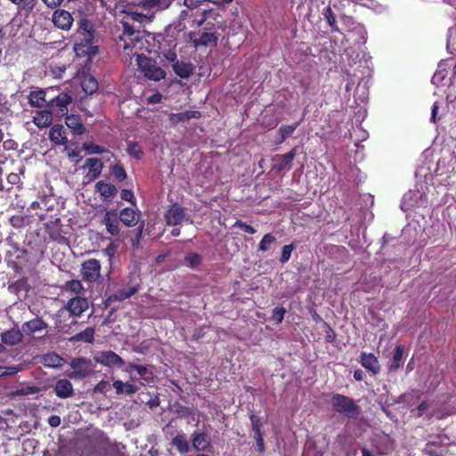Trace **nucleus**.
Here are the masks:
<instances>
[{"label":"nucleus","instance_id":"f257e3e1","mask_svg":"<svg viewBox=\"0 0 456 456\" xmlns=\"http://www.w3.org/2000/svg\"><path fill=\"white\" fill-rule=\"evenodd\" d=\"M94 26L91 20L82 18L78 22L77 39L74 51L77 56L87 57L91 60L98 52V45L94 44Z\"/></svg>","mask_w":456,"mask_h":456},{"label":"nucleus","instance_id":"f03ea898","mask_svg":"<svg viewBox=\"0 0 456 456\" xmlns=\"http://www.w3.org/2000/svg\"><path fill=\"white\" fill-rule=\"evenodd\" d=\"M214 12L212 10H206L202 13V18L197 21L199 27L205 25L203 30L200 33L191 31L188 35L189 41L195 48L199 47H211L214 48L217 45L219 35L216 31H213L214 24L207 22L209 18H212Z\"/></svg>","mask_w":456,"mask_h":456},{"label":"nucleus","instance_id":"7ed1b4c3","mask_svg":"<svg viewBox=\"0 0 456 456\" xmlns=\"http://www.w3.org/2000/svg\"><path fill=\"white\" fill-rule=\"evenodd\" d=\"M330 403L336 412L347 419H357L362 413V408L354 399L341 394L332 395Z\"/></svg>","mask_w":456,"mask_h":456},{"label":"nucleus","instance_id":"20e7f679","mask_svg":"<svg viewBox=\"0 0 456 456\" xmlns=\"http://www.w3.org/2000/svg\"><path fill=\"white\" fill-rule=\"evenodd\" d=\"M153 41V45L156 47L154 51L159 56H163L167 61H174L176 59L175 48L178 39L175 36H172L165 30L164 33L155 35Z\"/></svg>","mask_w":456,"mask_h":456},{"label":"nucleus","instance_id":"39448f33","mask_svg":"<svg viewBox=\"0 0 456 456\" xmlns=\"http://www.w3.org/2000/svg\"><path fill=\"white\" fill-rule=\"evenodd\" d=\"M146 42L143 36L118 37L117 46L124 55L128 57L125 62L131 63L133 57H136L137 61L138 55H144L141 51L145 47Z\"/></svg>","mask_w":456,"mask_h":456},{"label":"nucleus","instance_id":"423d86ee","mask_svg":"<svg viewBox=\"0 0 456 456\" xmlns=\"http://www.w3.org/2000/svg\"><path fill=\"white\" fill-rule=\"evenodd\" d=\"M136 63L144 77L150 80L159 81L166 77L165 70L158 66L156 61L151 58L145 55H138Z\"/></svg>","mask_w":456,"mask_h":456},{"label":"nucleus","instance_id":"0eeeda50","mask_svg":"<svg viewBox=\"0 0 456 456\" xmlns=\"http://www.w3.org/2000/svg\"><path fill=\"white\" fill-rule=\"evenodd\" d=\"M72 102V96L69 93L59 92L53 95L47 102V107L57 117H64L69 112V105Z\"/></svg>","mask_w":456,"mask_h":456},{"label":"nucleus","instance_id":"6e6552de","mask_svg":"<svg viewBox=\"0 0 456 456\" xmlns=\"http://www.w3.org/2000/svg\"><path fill=\"white\" fill-rule=\"evenodd\" d=\"M101 263L95 258L84 261L81 265V276L83 281L94 283L101 278Z\"/></svg>","mask_w":456,"mask_h":456},{"label":"nucleus","instance_id":"1a4fd4ad","mask_svg":"<svg viewBox=\"0 0 456 456\" xmlns=\"http://www.w3.org/2000/svg\"><path fill=\"white\" fill-rule=\"evenodd\" d=\"M297 147H294L291 151L285 154H277L273 159L272 168L277 173H281L284 170H290L292 167L293 160L297 155Z\"/></svg>","mask_w":456,"mask_h":456},{"label":"nucleus","instance_id":"9d476101","mask_svg":"<svg viewBox=\"0 0 456 456\" xmlns=\"http://www.w3.org/2000/svg\"><path fill=\"white\" fill-rule=\"evenodd\" d=\"M94 361L107 367L121 368L125 365V361L113 351L100 352L94 356Z\"/></svg>","mask_w":456,"mask_h":456},{"label":"nucleus","instance_id":"9b49d317","mask_svg":"<svg viewBox=\"0 0 456 456\" xmlns=\"http://www.w3.org/2000/svg\"><path fill=\"white\" fill-rule=\"evenodd\" d=\"M89 308L87 298L82 297H74L68 300L65 309L76 317H80Z\"/></svg>","mask_w":456,"mask_h":456},{"label":"nucleus","instance_id":"f8f14e48","mask_svg":"<svg viewBox=\"0 0 456 456\" xmlns=\"http://www.w3.org/2000/svg\"><path fill=\"white\" fill-rule=\"evenodd\" d=\"M73 20L71 13L63 9H56L52 16L54 26L62 30H69L73 24Z\"/></svg>","mask_w":456,"mask_h":456},{"label":"nucleus","instance_id":"ddd939ff","mask_svg":"<svg viewBox=\"0 0 456 456\" xmlns=\"http://www.w3.org/2000/svg\"><path fill=\"white\" fill-rule=\"evenodd\" d=\"M185 208L177 203L173 204L165 214V220L167 225H178L184 219Z\"/></svg>","mask_w":456,"mask_h":456},{"label":"nucleus","instance_id":"4468645a","mask_svg":"<svg viewBox=\"0 0 456 456\" xmlns=\"http://www.w3.org/2000/svg\"><path fill=\"white\" fill-rule=\"evenodd\" d=\"M191 441L196 452H206L211 447V439L208 434L203 431H194Z\"/></svg>","mask_w":456,"mask_h":456},{"label":"nucleus","instance_id":"2eb2a0df","mask_svg":"<svg viewBox=\"0 0 456 456\" xmlns=\"http://www.w3.org/2000/svg\"><path fill=\"white\" fill-rule=\"evenodd\" d=\"M55 91L54 88L50 87L47 90H35L31 91L28 94V102L31 106L34 107H43L47 106V102L49 101L50 96L48 95L50 93H53Z\"/></svg>","mask_w":456,"mask_h":456},{"label":"nucleus","instance_id":"dca6fc26","mask_svg":"<svg viewBox=\"0 0 456 456\" xmlns=\"http://www.w3.org/2000/svg\"><path fill=\"white\" fill-rule=\"evenodd\" d=\"M47 328L48 324L41 317H36L25 322L21 325L23 334L29 337L33 336L36 332L45 330Z\"/></svg>","mask_w":456,"mask_h":456},{"label":"nucleus","instance_id":"f3484780","mask_svg":"<svg viewBox=\"0 0 456 456\" xmlns=\"http://www.w3.org/2000/svg\"><path fill=\"white\" fill-rule=\"evenodd\" d=\"M172 63V68L176 76L181 78H188L194 72L195 67L191 62L178 61L177 58Z\"/></svg>","mask_w":456,"mask_h":456},{"label":"nucleus","instance_id":"a211bd4d","mask_svg":"<svg viewBox=\"0 0 456 456\" xmlns=\"http://www.w3.org/2000/svg\"><path fill=\"white\" fill-rule=\"evenodd\" d=\"M95 190L104 201H111L118 192L116 186L104 181H98L95 183Z\"/></svg>","mask_w":456,"mask_h":456},{"label":"nucleus","instance_id":"6ab92c4d","mask_svg":"<svg viewBox=\"0 0 456 456\" xmlns=\"http://www.w3.org/2000/svg\"><path fill=\"white\" fill-rule=\"evenodd\" d=\"M119 222L121 221L115 212L108 211L103 216V224L106 226V230L113 236L119 234Z\"/></svg>","mask_w":456,"mask_h":456},{"label":"nucleus","instance_id":"aec40b11","mask_svg":"<svg viewBox=\"0 0 456 456\" xmlns=\"http://www.w3.org/2000/svg\"><path fill=\"white\" fill-rule=\"evenodd\" d=\"M48 137L55 145H65L68 142L66 132L62 125H54L50 128Z\"/></svg>","mask_w":456,"mask_h":456},{"label":"nucleus","instance_id":"412c9836","mask_svg":"<svg viewBox=\"0 0 456 456\" xmlns=\"http://www.w3.org/2000/svg\"><path fill=\"white\" fill-rule=\"evenodd\" d=\"M54 392L59 398H69L74 394L73 385L67 379H59L54 385Z\"/></svg>","mask_w":456,"mask_h":456},{"label":"nucleus","instance_id":"4be33fe9","mask_svg":"<svg viewBox=\"0 0 456 456\" xmlns=\"http://www.w3.org/2000/svg\"><path fill=\"white\" fill-rule=\"evenodd\" d=\"M360 362L362 367H364L366 370H368L374 375L378 374L380 371V365L379 363V360L371 353H362L361 354Z\"/></svg>","mask_w":456,"mask_h":456},{"label":"nucleus","instance_id":"5701e85b","mask_svg":"<svg viewBox=\"0 0 456 456\" xmlns=\"http://www.w3.org/2000/svg\"><path fill=\"white\" fill-rule=\"evenodd\" d=\"M23 336L22 330L11 329L1 334V340L7 346H15L22 341Z\"/></svg>","mask_w":456,"mask_h":456},{"label":"nucleus","instance_id":"b1692460","mask_svg":"<svg viewBox=\"0 0 456 456\" xmlns=\"http://www.w3.org/2000/svg\"><path fill=\"white\" fill-rule=\"evenodd\" d=\"M140 213L131 208H125L120 211L119 220L128 227L138 224Z\"/></svg>","mask_w":456,"mask_h":456},{"label":"nucleus","instance_id":"393cba45","mask_svg":"<svg viewBox=\"0 0 456 456\" xmlns=\"http://www.w3.org/2000/svg\"><path fill=\"white\" fill-rule=\"evenodd\" d=\"M65 124L76 135H81L86 132V128L78 115L67 114L65 118Z\"/></svg>","mask_w":456,"mask_h":456},{"label":"nucleus","instance_id":"a878e982","mask_svg":"<svg viewBox=\"0 0 456 456\" xmlns=\"http://www.w3.org/2000/svg\"><path fill=\"white\" fill-rule=\"evenodd\" d=\"M174 0H142L141 4L144 10L161 12L167 9Z\"/></svg>","mask_w":456,"mask_h":456},{"label":"nucleus","instance_id":"bb28decb","mask_svg":"<svg viewBox=\"0 0 456 456\" xmlns=\"http://www.w3.org/2000/svg\"><path fill=\"white\" fill-rule=\"evenodd\" d=\"M53 113L50 110H39L33 117V123L39 128L51 126Z\"/></svg>","mask_w":456,"mask_h":456},{"label":"nucleus","instance_id":"cd10ccee","mask_svg":"<svg viewBox=\"0 0 456 456\" xmlns=\"http://www.w3.org/2000/svg\"><path fill=\"white\" fill-rule=\"evenodd\" d=\"M86 167H87L89 169L87 175L91 176V180H94L101 175L103 168V164L102 160L98 158H88L86 160Z\"/></svg>","mask_w":456,"mask_h":456},{"label":"nucleus","instance_id":"c85d7f7f","mask_svg":"<svg viewBox=\"0 0 456 456\" xmlns=\"http://www.w3.org/2000/svg\"><path fill=\"white\" fill-rule=\"evenodd\" d=\"M140 289L139 284H134L133 286L126 287L118 289L115 291V293L111 296V298L116 301H124L133 295L137 293Z\"/></svg>","mask_w":456,"mask_h":456},{"label":"nucleus","instance_id":"c756f323","mask_svg":"<svg viewBox=\"0 0 456 456\" xmlns=\"http://www.w3.org/2000/svg\"><path fill=\"white\" fill-rule=\"evenodd\" d=\"M63 358L56 353H48L41 357L40 362L47 368H59L63 365Z\"/></svg>","mask_w":456,"mask_h":456},{"label":"nucleus","instance_id":"7c9ffc66","mask_svg":"<svg viewBox=\"0 0 456 456\" xmlns=\"http://www.w3.org/2000/svg\"><path fill=\"white\" fill-rule=\"evenodd\" d=\"M171 445L174 446L180 454H185L190 452V444L184 433H178L173 437Z\"/></svg>","mask_w":456,"mask_h":456},{"label":"nucleus","instance_id":"2f4dec72","mask_svg":"<svg viewBox=\"0 0 456 456\" xmlns=\"http://www.w3.org/2000/svg\"><path fill=\"white\" fill-rule=\"evenodd\" d=\"M201 118V112L198 110H186L179 113H173L170 116V121L173 124H177L180 122H186L191 118Z\"/></svg>","mask_w":456,"mask_h":456},{"label":"nucleus","instance_id":"473e14b6","mask_svg":"<svg viewBox=\"0 0 456 456\" xmlns=\"http://www.w3.org/2000/svg\"><path fill=\"white\" fill-rule=\"evenodd\" d=\"M135 370L146 383H151L153 381V374L151 371H149L148 368L144 365L135 364L129 362L126 371Z\"/></svg>","mask_w":456,"mask_h":456},{"label":"nucleus","instance_id":"72a5a7b5","mask_svg":"<svg viewBox=\"0 0 456 456\" xmlns=\"http://www.w3.org/2000/svg\"><path fill=\"white\" fill-rule=\"evenodd\" d=\"M303 119H304V117L299 121H297V122H295V123H293L291 125H285V126H280L279 131H278L280 138H279V140L277 141L276 143L277 144H281L287 138L291 136L292 134L295 132V130L299 126V125L301 124Z\"/></svg>","mask_w":456,"mask_h":456},{"label":"nucleus","instance_id":"f704fd0d","mask_svg":"<svg viewBox=\"0 0 456 456\" xmlns=\"http://www.w3.org/2000/svg\"><path fill=\"white\" fill-rule=\"evenodd\" d=\"M403 354L404 346L403 345L396 346L395 348L393 357L388 364V369L390 371L396 370L401 367L402 361L403 359Z\"/></svg>","mask_w":456,"mask_h":456},{"label":"nucleus","instance_id":"c9c22d12","mask_svg":"<svg viewBox=\"0 0 456 456\" xmlns=\"http://www.w3.org/2000/svg\"><path fill=\"white\" fill-rule=\"evenodd\" d=\"M446 448L437 443L428 442L422 452L428 456H444Z\"/></svg>","mask_w":456,"mask_h":456},{"label":"nucleus","instance_id":"e433bc0d","mask_svg":"<svg viewBox=\"0 0 456 456\" xmlns=\"http://www.w3.org/2000/svg\"><path fill=\"white\" fill-rule=\"evenodd\" d=\"M323 18L326 20L327 23L330 25L332 32H338L339 28L337 25L336 16L334 12L332 11L330 5L326 6L322 12Z\"/></svg>","mask_w":456,"mask_h":456},{"label":"nucleus","instance_id":"4c0bfd02","mask_svg":"<svg viewBox=\"0 0 456 456\" xmlns=\"http://www.w3.org/2000/svg\"><path fill=\"white\" fill-rule=\"evenodd\" d=\"M186 29V24L184 21L175 20L171 24L166 27V32L168 34H172V36H175L178 39V36L180 33L183 32Z\"/></svg>","mask_w":456,"mask_h":456},{"label":"nucleus","instance_id":"58836bf2","mask_svg":"<svg viewBox=\"0 0 456 456\" xmlns=\"http://www.w3.org/2000/svg\"><path fill=\"white\" fill-rule=\"evenodd\" d=\"M126 152L135 159H141L143 156V150L138 142H128Z\"/></svg>","mask_w":456,"mask_h":456},{"label":"nucleus","instance_id":"ea45409f","mask_svg":"<svg viewBox=\"0 0 456 456\" xmlns=\"http://www.w3.org/2000/svg\"><path fill=\"white\" fill-rule=\"evenodd\" d=\"M94 329L92 327H88L85 330L78 332L75 336H73L71 340L92 343L94 341Z\"/></svg>","mask_w":456,"mask_h":456},{"label":"nucleus","instance_id":"a19ab883","mask_svg":"<svg viewBox=\"0 0 456 456\" xmlns=\"http://www.w3.org/2000/svg\"><path fill=\"white\" fill-rule=\"evenodd\" d=\"M86 363V360L82 358L74 359L71 362V367L74 370L77 376L84 378L89 374V370L87 368H83V364Z\"/></svg>","mask_w":456,"mask_h":456},{"label":"nucleus","instance_id":"79ce46f5","mask_svg":"<svg viewBox=\"0 0 456 456\" xmlns=\"http://www.w3.org/2000/svg\"><path fill=\"white\" fill-rule=\"evenodd\" d=\"M81 86L85 93L87 94H93L98 89V82L93 77H85Z\"/></svg>","mask_w":456,"mask_h":456},{"label":"nucleus","instance_id":"37998d69","mask_svg":"<svg viewBox=\"0 0 456 456\" xmlns=\"http://www.w3.org/2000/svg\"><path fill=\"white\" fill-rule=\"evenodd\" d=\"M82 149L88 154H102L105 152H110L107 148L95 144L92 142H84L82 144Z\"/></svg>","mask_w":456,"mask_h":456},{"label":"nucleus","instance_id":"c03bdc74","mask_svg":"<svg viewBox=\"0 0 456 456\" xmlns=\"http://www.w3.org/2000/svg\"><path fill=\"white\" fill-rule=\"evenodd\" d=\"M202 262V256L198 253H188L184 256V264L186 266L196 269Z\"/></svg>","mask_w":456,"mask_h":456},{"label":"nucleus","instance_id":"a18cd8bd","mask_svg":"<svg viewBox=\"0 0 456 456\" xmlns=\"http://www.w3.org/2000/svg\"><path fill=\"white\" fill-rule=\"evenodd\" d=\"M64 289L68 292H71L76 295H78L84 290V288L79 280L73 279V280L68 281L65 283Z\"/></svg>","mask_w":456,"mask_h":456},{"label":"nucleus","instance_id":"49530a36","mask_svg":"<svg viewBox=\"0 0 456 456\" xmlns=\"http://www.w3.org/2000/svg\"><path fill=\"white\" fill-rule=\"evenodd\" d=\"M276 241V238L272 233H266L263 236L258 244V250L265 252L270 249L272 244Z\"/></svg>","mask_w":456,"mask_h":456},{"label":"nucleus","instance_id":"de8ad7c7","mask_svg":"<svg viewBox=\"0 0 456 456\" xmlns=\"http://www.w3.org/2000/svg\"><path fill=\"white\" fill-rule=\"evenodd\" d=\"M111 174L118 182H123L126 179L127 175L126 169L121 164H115L111 167Z\"/></svg>","mask_w":456,"mask_h":456},{"label":"nucleus","instance_id":"09e8293b","mask_svg":"<svg viewBox=\"0 0 456 456\" xmlns=\"http://www.w3.org/2000/svg\"><path fill=\"white\" fill-rule=\"evenodd\" d=\"M249 419H250L253 434L263 433L262 427H263L264 422H263L262 419L260 417H258L257 415H256L255 413L251 412L249 414Z\"/></svg>","mask_w":456,"mask_h":456},{"label":"nucleus","instance_id":"8fccbe9b","mask_svg":"<svg viewBox=\"0 0 456 456\" xmlns=\"http://www.w3.org/2000/svg\"><path fill=\"white\" fill-rule=\"evenodd\" d=\"M142 36L140 30H135L133 25L128 22H123V31L118 37H141Z\"/></svg>","mask_w":456,"mask_h":456},{"label":"nucleus","instance_id":"3c124183","mask_svg":"<svg viewBox=\"0 0 456 456\" xmlns=\"http://www.w3.org/2000/svg\"><path fill=\"white\" fill-rule=\"evenodd\" d=\"M295 243H290L282 247L280 262L281 264L287 263L291 257V253L295 249Z\"/></svg>","mask_w":456,"mask_h":456},{"label":"nucleus","instance_id":"603ef678","mask_svg":"<svg viewBox=\"0 0 456 456\" xmlns=\"http://www.w3.org/2000/svg\"><path fill=\"white\" fill-rule=\"evenodd\" d=\"M39 391V388L36 386H26L20 388L16 389L13 392L14 395H28L37 394Z\"/></svg>","mask_w":456,"mask_h":456},{"label":"nucleus","instance_id":"864d4df0","mask_svg":"<svg viewBox=\"0 0 456 456\" xmlns=\"http://www.w3.org/2000/svg\"><path fill=\"white\" fill-rule=\"evenodd\" d=\"M287 310L282 306H277L273 310V319L276 322V323L282 322L284 319V315Z\"/></svg>","mask_w":456,"mask_h":456},{"label":"nucleus","instance_id":"5fc2aeb1","mask_svg":"<svg viewBox=\"0 0 456 456\" xmlns=\"http://www.w3.org/2000/svg\"><path fill=\"white\" fill-rule=\"evenodd\" d=\"M253 437H254L256 446H257L256 451L259 453H264L265 451V441H264V433L253 434Z\"/></svg>","mask_w":456,"mask_h":456},{"label":"nucleus","instance_id":"6e6d98bb","mask_svg":"<svg viewBox=\"0 0 456 456\" xmlns=\"http://www.w3.org/2000/svg\"><path fill=\"white\" fill-rule=\"evenodd\" d=\"M233 227L240 228L248 234H254L256 232V230L253 226L248 224L245 222H242L241 220H237L234 223Z\"/></svg>","mask_w":456,"mask_h":456},{"label":"nucleus","instance_id":"4d7b16f0","mask_svg":"<svg viewBox=\"0 0 456 456\" xmlns=\"http://www.w3.org/2000/svg\"><path fill=\"white\" fill-rule=\"evenodd\" d=\"M120 198L123 200H126V201L134 204L135 198H134V192L131 190L123 189L120 192Z\"/></svg>","mask_w":456,"mask_h":456},{"label":"nucleus","instance_id":"13d9d810","mask_svg":"<svg viewBox=\"0 0 456 456\" xmlns=\"http://www.w3.org/2000/svg\"><path fill=\"white\" fill-rule=\"evenodd\" d=\"M176 412L181 417H189V416L194 415V411L192 408L183 406V405H178L176 407Z\"/></svg>","mask_w":456,"mask_h":456},{"label":"nucleus","instance_id":"bf43d9fd","mask_svg":"<svg viewBox=\"0 0 456 456\" xmlns=\"http://www.w3.org/2000/svg\"><path fill=\"white\" fill-rule=\"evenodd\" d=\"M22 9L27 12H31L35 8L37 0H23Z\"/></svg>","mask_w":456,"mask_h":456},{"label":"nucleus","instance_id":"052dcab7","mask_svg":"<svg viewBox=\"0 0 456 456\" xmlns=\"http://www.w3.org/2000/svg\"><path fill=\"white\" fill-rule=\"evenodd\" d=\"M336 333L335 331L333 330V329L327 325V330H326V333H325V341L326 342H329V343H333L336 339Z\"/></svg>","mask_w":456,"mask_h":456},{"label":"nucleus","instance_id":"680f3d73","mask_svg":"<svg viewBox=\"0 0 456 456\" xmlns=\"http://www.w3.org/2000/svg\"><path fill=\"white\" fill-rule=\"evenodd\" d=\"M112 386L115 388L117 395L125 394V390H124L125 383L122 380H115L113 382Z\"/></svg>","mask_w":456,"mask_h":456},{"label":"nucleus","instance_id":"e2e57ef3","mask_svg":"<svg viewBox=\"0 0 456 456\" xmlns=\"http://www.w3.org/2000/svg\"><path fill=\"white\" fill-rule=\"evenodd\" d=\"M124 390L125 395H130L135 394L138 391V387L126 382L125 383Z\"/></svg>","mask_w":456,"mask_h":456},{"label":"nucleus","instance_id":"0e129e2a","mask_svg":"<svg viewBox=\"0 0 456 456\" xmlns=\"http://www.w3.org/2000/svg\"><path fill=\"white\" fill-rule=\"evenodd\" d=\"M110 387V384L108 381L102 380L100 381L94 387L95 392L100 393H105L107 391V388Z\"/></svg>","mask_w":456,"mask_h":456},{"label":"nucleus","instance_id":"69168bd1","mask_svg":"<svg viewBox=\"0 0 456 456\" xmlns=\"http://www.w3.org/2000/svg\"><path fill=\"white\" fill-rule=\"evenodd\" d=\"M192 16V12L189 9H183L178 14L177 20L184 21Z\"/></svg>","mask_w":456,"mask_h":456},{"label":"nucleus","instance_id":"338daca9","mask_svg":"<svg viewBox=\"0 0 456 456\" xmlns=\"http://www.w3.org/2000/svg\"><path fill=\"white\" fill-rule=\"evenodd\" d=\"M61 419L60 416H58V415H52L48 419V424L52 428H57L61 425Z\"/></svg>","mask_w":456,"mask_h":456},{"label":"nucleus","instance_id":"774afa93","mask_svg":"<svg viewBox=\"0 0 456 456\" xmlns=\"http://www.w3.org/2000/svg\"><path fill=\"white\" fill-rule=\"evenodd\" d=\"M429 408V403L428 401H423L421 402L419 406L417 407V411H418V413H417V416L418 417H421L424 412Z\"/></svg>","mask_w":456,"mask_h":456}]
</instances>
